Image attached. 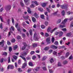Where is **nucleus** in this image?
Returning <instances> with one entry per match:
<instances>
[{"label": "nucleus", "mask_w": 73, "mask_h": 73, "mask_svg": "<svg viewBox=\"0 0 73 73\" xmlns=\"http://www.w3.org/2000/svg\"><path fill=\"white\" fill-rule=\"evenodd\" d=\"M27 52H24L22 54V53H21L22 56H24V55H27L28 53V50H27Z\"/></svg>", "instance_id": "7"}, {"label": "nucleus", "mask_w": 73, "mask_h": 73, "mask_svg": "<svg viewBox=\"0 0 73 73\" xmlns=\"http://www.w3.org/2000/svg\"><path fill=\"white\" fill-rule=\"evenodd\" d=\"M5 30H4L5 32H7L8 31V27H6L5 28Z\"/></svg>", "instance_id": "51"}, {"label": "nucleus", "mask_w": 73, "mask_h": 73, "mask_svg": "<svg viewBox=\"0 0 73 73\" xmlns=\"http://www.w3.org/2000/svg\"><path fill=\"white\" fill-rule=\"evenodd\" d=\"M29 66H33V64H32V62H30L29 63Z\"/></svg>", "instance_id": "33"}, {"label": "nucleus", "mask_w": 73, "mask_h": 73, "mask_svg": "<svg viewBox=\"0 0 73 73\" xmlns=\"http://www.w3.org/2000/svg\"><path fill=\"white\" fill-rule=\"evenodd\" d=\"M27 60H31V58L29 57H27L26 58Z\"/></svg>", "instance_id": "63"}, {"label": "nucleus", "mask_w": 73, "mask_h": 73, "mask_svg": "<svg viewBox=\"0 0 73 73\" xmlns=\"http://www.w3.org/2000/svg\"><path fill=\"white\" fill-rule=\"evenodd\" d=\"M59 37H61L62 35V34H63V33L61 31L60 32H59Z\"/></svg>", "instance_id": "38"}, {"label": "nucleus", "mask_w": 73, "mask_h": 73, "mask_svg": "<svg viewBox=\"0 0 73 73\" xmlns=\"http://www.w3.org/2000/svg\"><path fill=\"white\" fill-rule=\"evenodd\" d=\"M47 58V57L46 56H44L42 58V61H44Z\"/></svg>", "instance_id": "12"}, {"label": "nucleus", "mask_w": 73, "mask_h": 73, "mask_svg": "<svg viewBox=\"0 0 73 73\" xmlns=\"http://www.w3.org/2000/svg\"><path fill=\"white\" fill-rule=\"evenodd\" d=\"M70 27H73V22H72L71 23L70 25Z\"/></svg>", "instance_id": "50"}, {"label": "nucleus", "mask_w": 73, "mask_h": 73, "mask_svg": "<svg viewBox=\"0 0 73 73\" xmlns=\"http://www.w3.org/2000/svg\"><path fill=\"white\" fill-rule=\"evenodd\" d=\"M68 7V5L67 4H65L62 6H61V8L62 9H66Z\"/></svg>", "instance_id": "4"}, {"label": "nucleus", "mask_w": 73, "mask_h": 73, "mask_svg": "<svg viewBox=\"0 0 73 73\" xmlns=\"http://www.w3.org/2000/svg\"><path fill=\"white\" fill-rule=\"evenodd\" d=\"M9 52H12V48L11 46H9Z\"/></svg>", "instance_id": "20"}, {"label": "nucleus", "mask_w": 73, "mask_h": 73, "mask_svg": "<svg viewBox=\"0 0 73 73\" xmlns=\"http://www.w3.org/2000/svg\"><path fill=\"white\" fill-rule=\"evenodd\" d=\"M54 44L55 45H57L58 44V42L57 41H56L54 42Z\"/></svg>", "instance_id": "52"}, {"label": "nucleus", "mask_w": 73, "mask_h": 73, "mask_svg": "<svg viewBox=\"0 0 73 73\" xmlns=\"http://www.w3.org/2000/svg\"><path fill=\"white\" fill-rule=\"evenodd\" d=\"M44 35L45 37H48V36H49V34H48V33H45Z\"/></svg>", "instance_id": "35"}, {"label": "nucleus", "mask_w": 73, "mask_h": 73, "mask_svg": "<svg viewBox=\"0 0 73 73\" xmlns=\"http://www.w3.org/2000/svg\"><path fill=\"white\" fill-rule=\"evenodd\" d=\"M48 22L47 21H46L44 22V24L46 26H48Z\"/></svg>", "instance_id": "30"}, {"label": "nucleus", "mask_w": 73, "mask_h": 73, "mask_svg": "<svg viewBox=\"0 0 73 73\" xmlns=\"http://www.w3.org/2000/svg\"><path fill=\"white\" fill-rule=\"evenodd\" d=\"M18 70L19 72H23V71L21 70V69L20 68H18Z\"/></svg>", "instance_id": "41"}, {"label": "nucleus", "mask_w": 73, "mask_h": 73, "mask_svg": "<svg viewBox=\"0 0 73 73\" xmlns=\"http://www.w3.org/2000/svg\"><path fill=\"white\" fill-rule=\"evenodd\" d=\"M51 29V28L50 27H48L47 28V32H50V31Z\"/></svg>", "instance_id": "19"}, {"label": "nucleus", "mask_w": 73, "mask_h": 73, "mask_svg": "<svg viewBox=\"0 0 73 73\" xmlns=\"http://www.w3.org/2000/svg\"><path fill=\"white\" fill-rule=\"evenodd\" d=\"M69 55V52H67L66 53V55H65L66 57H68Z\"/></svg>", "instance_id": "31"}, {"label": "nucleus", "mask_w": 73, "mask_h": 73, "mask_svg": "<svg viewBox=\"0 0 73 73\" xmlns=\"http://www.w3.org/2000/svg\"><path fill=\"white\" fill-rule=\"evenodd\" d=\"M57 29V27H56L55 28H54V29H53V30H51L50 31V33H53V32L54 31H55V30H56Z\"/></svg>", "instance_id": "14"}, {"label": "nucleus", "mask_w": 73, "mask_h": 73, "mask_svg": "<svg viewBox=\"0 0 73 73\" xmlns=\"http://www.w3.org/2000/svg\"><path fill=\"white\" fill-rule=\"evenodd\" d=\"M3 61H4V58H2L0 60V62H1V63H2V62H3Z\"/></svg>", "instance_id": "49"}, {"label": "nucleus", "mask_w": 73, "mask_h": 73, "mask_svg": "<svg viewBox=\"0 0 73 73\" xmlns=\"http://www.w3.org/2000/svg\"><path fill=\"white\" fill-rule=\"evenodd\" d=\"M32 2H33V3L34 4V3H35V5H38V3L37 2V1H32Z\"/></svg>", "instance_id": "18"}, {"label": "nucleus", "mask_w": 73, "mask_h": 73, "mask_svg": "<svg viewBox=\"0 0 73 73\" xmlns=\"http://www.w3.org/2000/svg\"><path fill=\"white\" fill-rule=\"evenodd\" d=\"M5 8L6 11H9L11 8V6L10 5H9L5 7Z\"/></svg>", "instance_id": "3"}, {"label": "nucleus", "mask_w": 73, "mask_h": 73, "mask_svg": "<svg viewBox=\"0 0 73 73\" xmlns=\"http://www.w3.org/2000/svg\"><path fill=\"white\" fill-rule=\"evenodd\" d=\"M13 57L14 58V59H15V60H17V56L15 55H13Z\"/></svg>", "instance_id": "23"}, {"label": "nucleus", "mask_w": 73, "mask_h": 73, "mask_svg": "<svg viewBox=\"0 0 73 73\" xmlns=\"http://www.w3.org/2000/svg\"><path fill=\"white\" fill-rule=\"evenodd\" d=\"M51 41L53 43L54 42V38L52 37V38Z\"/></svg>", "instance_id": "47"}, {"label": "nucleus", "mask_w": 73, "mask_h": 73, "mask_svg": "<svg viewBox=\"0 0 73 73\" xmlns=\"http://www.w3.org/2000/svg\"><path fill=\"white\" fill-rule=\"evenodd\" d=\"M53 15L54 16H57V11L55 12L54 13H53Z\"/></svg>", "instance_id": "42"}, {"label": "nucleus", "mask_w": 73, "mask_h": 73, "mask_svg": "<svg viewBox=\"0 0 73 73\" xmlns=\"http://www.w3.org/2000/svg\"><path fill=\"white\" fill-rule=\"evenodd\" d=\"M27 46H24L22 48V49L24 50H25V48H26V47Z\"/></svg>", "instance_id": "36"}, {"label": "nucleus", "mask_w": 73, "mask_h": 73, "mask_svg": "<svg viewBox=\"0 0 73 73\" xmlns=\"http://www.w3.org/2000/svg\"><path fill=\"white\" fill-rule=\"evenodd\" d=\"M46 42L47 44H50V38H47L46 39Z\"/></svg>", "instance_id": "5"}, {"label": "nucleus", "mask_w": 73, "mask_h": 73, "mask_svg": "<svg viewBox=\"0 0 73 73\" xmlns=\"http://www.w3.org/2000/svg\"><path fill=\"white\" fill-rule=\"evenodd\" d=\"M67 20H68L66 19H64V21H63L62 22V24H65L66 23V21H67Z\"/></svg>", "instance_id": "15"}, {"label": "nucleus", "mask_w": 73, "mask_h": 73, "mask_svg": "<svg viewBox=\"0 0 73 73\" xmlns=\"http://www.w3.org/2000/svg\"><path fill=\"white\" fill-rule=\"evenodd\" d=\"M40 18L42 19H44V15H40Z\"/></svg>", "instance_id": "29"}, {"label": "nucleus", "mask_w": 73, "mask_h": 73, "mask_svg": "<svg viewBox=\"0 0 73 73\" xmlns=\"http://www.w3.org/2000/svg\"><path fill=\"white\" fill-rule=\"evenodd\" d=\"M17 38L18 40H19L20 39H21V37L20 36H18L17 37Z\"/></svg>", "instance_id": "44"}, {"label": "nucleus", "mask_w": 73, "mask_h": 73, "mask_svg": "<svg viewBox=\"0 0 73 73\" xmlns=\"http://www.w3.org/2000/svg\"><path fill=\"white\" fill-rule=\"evenodd\" d=\"M39 69H40V67H37L35 69V70L36 71H38L39 70Z\"/></svg>", "instance_id": "46"}, {"label": "nucleus", "mask_w": 73, "mask_h": 73, "mask_svg": "<svg viewBox=\"0 0 73 73\" xmlns=\"http://www.w3.org/2000/svg\"><path fill=\"white\" fill-rule=\"evenodd\" d=\"M36 56H34L32 57V59L33 60H35V59H36Z\"/></svg>", "instance_id": "54"}, {"label": "nucleus", "mask_w": 73, "mask_h": 73, "mask_svg": "<svg viewBox=\"0 0 73 73\" xmlns=\"http://www.w3.org/2000/svg\"><path fill=\"white\" fill-rule=\"evenodd\" d=\"M53 54L54 55H56V56H60L61 54V52L58 53L54 51L53 53Z\"/></svg>", "instance_id": "2"}, {"label": "nucleus", "mask_w": 73, "mask_h": 73, "mask_svg": "<svg viewBox=\"0 0 73 73\" xmlns=\"http://www.w3.org/2000/svg\"><path fill=\"white\" fill-rule=\"evenodd\" d=\"M38 9L40 11V12H42V11H43V9L41 8H39Z\"/></svg>", "instance_id": "39"}, {"label": "nucleus", "mask_w": 73, "mask_h": 73, "mask_svg": "<svg viewBox=\"0 0 73 73\" xmlns=\"http://www.w3.org/2000/svg\"><path fill=\"white\" fill-rule=\"evenodd\" d=\"M24 18H25V20H28V18H29V16H27V17H25Z\"/></svg>", "instance_id": "45"}, {"label": "nucleus", "mask_w": 73, "mask_h": 73, "mask_svg": "<svg viewBox=\"0 0 73 73\" xmlns=\"http://www.w3.org/2000/svg\"><path fill=\"white\" fill-rule=\"evenodd\" d=\"M25 3H26V5H28L29 4V2L30 1L29 0H24Z\"/></svg>", "instance_id": "8"}, {"label": "nucleus", "mask_w": 73, "mask_h": 73, "mask_svg": "<svg viewBox=\"0 0 73 73\" xmlns=\"http://www.w3.org/2000/svg\"><path fill=\"white\" fill-rule=\"evenodd\" d=\"M2 55H4V56H7V52H3Z\"/></svg>", "instance_id": "24"}, {"label": "nucleus", "mask_w": 73, "mask_h": 73, "mask_svg": "<svg viewBox=\"0 0 73 73\" xmlns=\"http://www.w3.org/2000/svg\"><path fill=\"white\" fill-rule=\"evenodd\" d=\"M15 41H16V40L15 39H13L11 40V42H15Z\"/></svg>", "instance_id": "61"}, {"label": "nucleus", "mask_w": 73, "mask_h": 73, "mask_svg": "<svg viewBox=\"0 0 73 73\" xmlns=\"http://www.w3.org/2000/svg\"><path fill=\"white\" fill-rule=\"evenodd\" d=\"M12 23L14 24V22H15V21H14V19H13V18H12Z\"/></svg>", "instance_id": "60"}, {"label": "nucleus", "mask_w": 73, "mask_h": 73, "mask_svg": "<svg viewBox=\"0 0 73 73\" xmlns=\"http://www.w3.org/2000/svg\"><path fill=\"white\" fill-rule=\"evenodd\" d=\"M49 72L50 73H53V70H52V69H49Z\"/></svg>", "instance_id": "64"}, {"label": "nucleus", "mask_w": 73, "mask_h": 73, "mask_svg": "<svg viewBox=\"0 0 73 73\" xmlns=\"http://www.w3.org/2000/svg\"><path fill=\"white\" fill-rule=\"evenodd\" d=\"M34 16L35 17H36V18L37 19H38V18L39 17L38 15H37L36 13H34Z\"/></svg>", "instance_id": "13"}, {"label": "nucleus", "mask_w": 73, "mask_h": 73, "mask_svg": "<svg viewBox=\"0 0 73 73\" xmlns=\"http://www.w3.org/2000/svg\"><path fill=\"white\" fill-rule=\"evenodd\" d=\"M50 62L51 63H52V62H53V58H51L50 60Z\"/></svg>", "instance_id": "58"}, {"label": "nucleus", "mask_w": 73, "mask_h": 73, "mask_svg": "<svg viewBox=\"0 0 73 73\" xmlns=\"http://www.w3.org/2000/svg\"><path fill=\"white\" fill-rule=\"evenodd\" d=\"M41 27L42 29H44L45 28V26L44 25H42L41 26Z\"/></svg>", "instance_id": "37"}, {"label": "nucleus", "mask_w": 73, "mask_h": 73, "mask_svg": "<svg viewBox=\"0 0 73 73\" xmlns=\"http://www.w3.org/2000/svg\"><path fill=\"white\" fill-rule=\"evenodd\" d=\"M32 20L33 23H35L36 21V19L34 17L32 18Z\"/></svg>", "instance_id": "17"}, {"label": "nucleus", "mask_w": 73, "mask_h": 73, "mask_svg": "<svg viewBox=\"0 0 73 73\" xmlns=\"http://www.w3.org/2000/svg\"><path fill=\"white\" fill-rule=\"evenodd\" d=\"M60 28H64L65 27V25H60Z\"/></svg>", "instance_id": "55"}, {"label": "nucleus", "mask_w": 73, "mask_h": 73, "mask_svg": "<svg viewBox=\"0 0 73 73\" xmlns=\"http://www.w3.org/2000/svg\"><path fill=\"white\" fill-rule=\"evenodd\" d=\"M27 9H28L27 12L28 13H31L32 11H31V8L29 7H27Z\"/></svg>", "instance_id": "11"}, {"label": "nucleus", "mask_w": 73, "mask_h": 73, "mask_svg": "<svg viewBox=\"0 0 73 73\" xmlns=\"http://www.w3.org/2000/svg\"><path fill=\"white\" fill-rule=\"evenodd\" d=\"M0 28L1 29H3V23H1L0 25Z\"/></svg>", "instance_id": "32"}, {"label": "nucleus", "mask_w": 73, "mask_h": 73, "mask_svg": "<svg viewBox=\"0 0 73 73\" xmlns=\"http://www.w3.org/2000/svg\"><path fill=\"white\" fill-rule=\"evenodd\" d=\"M72 12H68L67 13V15H70V14H72Z\"/></svg>", "instance_id": "53"}, {"label": "nucleus", "mask_w": 73, "mask_h": 73, "mask_svg": "<svg viewBox=\"0 0 73 73\" xmlns=\"http://www.w3.org/2000/svg\"><path fill=\"white\" fill-rule=\"evenodd\" d=\"M61 19H59L58 20V21L57 22V24H59V23H60L61 22Z\"/></svg>", "instance_id": "43"}, {"label": "nucleus", "mask_w": 73, "mask_h": 73, "mask_svg": "<svg viewBox=\"0 0 73 73\" xmlns=\"http://www.w3.org/2000/svg\"><path fill=\"white\" fill-rule=\"evenodd\" d=\"M20 5H21V6H22V7H24V4L23 2V1L20 2Z\"/></svg>", "instance_id": "26"}, {"label": "nucleus", "mask_w": 73, "mask_h": 73, "mask_svg": "<svg viewBox=\"0 0 73 73\" xmlns=\"http://www.w3.org/2000/svg\"><path fill=\"white\" fill-rule=\"evenodd\" d=\"M22 36L23 38L24 37H25V35L24 33H23L22 34Z\"/></svg>", "instance_id": "62"}, {"label": "nucleus", "mask_w": 73, "mask_h": 73, "mask_svg": "<svg viewBox=\"0 0 73 73\" xmlns=\"http://www.w3.org/2000/svg\"><path fill=\"white\" fill-rule=\"evenodd\" d=\"M11 62V58L10 57H9L8 58V63Z\"/></svg>", "instance_id": "40"}, {"label": "nucleus", "mask_w": 73, "mask_h": 73, "mask_svg": "<svg viewBox=\"0 0 73 73\" xmlns=\"http://www.w3.org/2000/svg\"><path fill=\"white\" fill-rule=\"evenodd\" d=\"M20 57L22 58V59L24 60L25 62V63L22 66L23 68H25V66H27V60H26V59L25 58V57L21 56H20Z\"/></svg>", "instance_id": "1"}, {"label": "nucleus", "mask_w": 73, "mask_h": 73, "mask_svg": "<svg viewBox=\"0 0 73 73\" xmlns=\"http://www.w3.org/2000/svg\"><path fill=\"white\" fill-rule=\"evenodd\" d=\"M33 3V2H31V4L30 6V8H34L35 7V5H34Z\"/></svg>", "instance_id": "9"}, {"label": "nucleus", "mask_w": 73, "mask_h": 73, "mask_svg": "<svg viewBox=\"0 0 73 73\" xmlns=\"http://www.w3.org/2000/svg\"><path fill=\"white\" fill-rule=\"evenodd\" d=\"M63 64L64 65H65V64H68V61H67L66 60H65L64 61Z\"/></svg>", "instance_id": "34"}, {"label": "nucleus", "mask_w": 73, "mask_h": 73, "mask_svg": "<svg viewBox=\"0 0 73 73\" xmlns=\"http://www.w3.org/2000/svg\"><path fill=\"white\" fill-rule=\"evenodd\" d=\"M17 29L18 31H19V32H21V28H20V27L18 28Z\"/></svg>", "instance_id": "59"}, {"label": "nucleus", "mask_w": 73, "mask_h": 73, "mask_svg": "<svg viewBox=\"0 0 73 73\" xmlns=\"http://www.w3.org/2000/svg\"><path fill=\"white\" fill-rule=\"evenodd\" d=\"M72 35V34L71 33H68L67 34L66 36L68 37H70V36H71Z\"/></svg>", "instance_id": "22"}, {"label": "nucleus", "mask_w": 73, "mask_h": 73, "mask_svg": "<svg viewBox=\"0 0 73 73\" xmlns=\"http://www.w3.org/2000/svg\"><path fill=\"white\" fill-rule=\"evenodd\" d=\"M18 46L17 45H15L13 46V49L14 50H16V49L17 48Z\"/></svg>", "instance_id": "27"}, {"label": "nucleus", "mask_w": 73, "mask_h": 73, "mask_svg": "<svg viewBox=\"0 0 73 73\" xmlns=\"http://www.w3.org/2000/svg\"><path fill=\"white\" fill-rule=\"evenodd\" d=\"M62 16H64L65 15V11H64V10H63L62 12Z\"/></svg>", "instance_id": "48"}, {"label": "nucleus", "mask_w": 73, "mask_h": 73, "mask_svg": "<svg viewBox=\"0 0 73 73\" xmlns=\"http://www.w3.org/2000/svg\"><path fill=\"white\" fill-rule=\"evenodd\" d=\"M49 46L46 47L44 48V50H49Z\"/></svg>", "instance_id": "21"}, {"label": "nucleus", "mask_w": 73, "mask_h": 73, "mask_svg": "<svg viewBox=\"0 0 73 73\" xmlns=\"http://www.w3.org/2000/svg\"><path fill=\"white\" fill-rule=\"evenodd\" d=\"M9 68H11V69H13L14 68V67L12 65H9L7 67V69H9Z\"/></svg>", "instance_id": "6"}, {"label": "nucleus", "mask_w": 73, "mask_h": 73, "mask_svg": "<svg viewBox=\"0 0 73 73\" xmlns=\"http://www.w3.org/2000/svg\"><path fill=\"white\" fill-rule=\"evenodd\" d=\"M4 40H2L1 42H0V44L2 46H4Z\"/></svg>", "instance_id": "10"}, {"label": "nucleus", "mask_w": 73, "mask_h": 73, "mask_svg": "<svg viewBox=\"0 0 73 73\" xmlns=\"http://www.w3.org/2000/svg\"><path fill=\"white\" fill-rule=\"evenodd\" d=\"M62 31H64V32H65V31H66V28H63L62 29Z\"/></svg>", "instance_id": "57"}, {"label": "nucleus", "mask_w": 73, "mask_h": 73, "mask_svg": "<svg viewBox=\"0 0 73 73\" xmlns=\"http://www.w3.org/2000/svg\"><path fill=\"white\" fill-rule=\"evenodd\" d=\"M23 45H24V46H27V43L25 42H23Z\"/></svg>", "instance_id": "56"}, {"label": "nucleus", "mask_w": 73, "mask_h": 73, "mask_svg": "<svg viewBox=\"0 0 73 73\" xmlns=\"http://www.w3.org/2000/svg\"><path fill=\"white\" fill-rule=\"evenodd\" d=\"M37 44H34L33 45V48H35V47H36V46H37Z\"/></svg>", "instance_id": "28"}, {"label": "nucleus", "mask_w": 73, "mask_h": 73, "mask_svg": "<svg viewBox=\"0 0 73 73\" xmlns=\"http://www.w3.org/2000/svg\"><path fill=\"white\" fill-rule=\"evenodd\" d=\"M52 47L53 49H57V47L56 46H55L54 45H52Z\"/></svg>", "instance_id": "25"}, {"label": "nucleus", "mask_w": 73, "mask_h": 73, "mask_svg": "<svg viewBox=\"0 0 73 73\" xmlns=\"http://www.w3.org/2000/svg\"><path fill=\"white\" fill-rule=\"evenodd\" d=\"M41 5L43 7H45L46 5V3H42Z\"/></svg>", "instance_id": "16"}]
</instances>
